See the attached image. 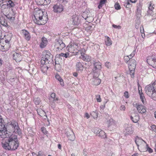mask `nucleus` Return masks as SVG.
<instances>
[{"instance_id":"nucleus-1","label":"nucleus","mask_w":156,"mask_h":156,"mask_svg":"<svg viewBox=\"0 0 156 156\" xmlns=\"http://www.w3.org/2000/svg\"><path fill=\"white\" fill-rule=\"evenodd\" d=\"M2 147L8 150H15L19 146V142L17 137L12 136L7 139L5 142L2 143Z\"/></svg>"},{"instance_id":"nucleus-2","label":"nucleus","mask_w":156,"mask_h":156,"mask_svg":"<svg viewBox=\"0 0 156 156\" xmlns=\"http://www.w3.org/2000/svg\"><path fill=\"white\" fill-rule=\"evenodd\" d=\"M145 92L154 100H156V81L146 86L145 88Z\"/></svg>"},{"instance_id":"nucleus-3","label":"nucleus","mask_w":156,"mask_h":156,"mask_svg":"<svg viewBox=\"0 0 156 156\" xmlns=\"http://www.w3.org/2000/svg\"><path fill=\"white\" fill-rule=\"evenodd\" d=\"M67 50L69 52L76 55L80 49V44L74 41L70 42L66 48Z\"/></svg>"},{"instance_id":"nucleus-4","label":"nucleus","mask_w":156,"mask_h":156,"mask_svg":"<svg viewBox=\"0 0 156 156\" xmlns=\"http://www.w3.org/2000/svg\"><path fill=\"white\" fill-rule=\"evenodd\" d=\"M8 128L10 133H15L18 134L20 133V130L18 126V123L15 121H12L8 125Z\"/></svg>"},{"instance_id":"nucleus-5","label":"nucleus","mask_w":156,"mask_h":156,"mask_svg":"<svg viewBox=\"0 0 156 156\" xmlns=\"http://www.w3.org/2000/svg\"><path fill=\"white\" fill-rule=\"evenodd\" d=\"M34 22L38 25H43L47 23L48 20V16L44 15V14L42 17H39L38 18H33Z\"/></svg>"},{"instance_id":"nucleus-6","label":"nucleus","mask_w":156,"mask_h":156,"mask_svg":"<svg viewBox=\"0 0 156 156\" xmlns=\"http://www.w3.org/2000/svg\"><path fill=\"white\" fill-rule=\"evenodd\" d=\"M52 61V55L50 52H48L44 57H42L41 63V64H48L51 63Z\"/></svg>"},{"instance_id":"nucleus-7","label":"nucleus","mask_w":156,"mask_h":156,"mask_svg":"<svg viewBox=\"0 0 156 156\" xmlns=\"http://www.w3.org/2000/svg\"><path fill=\"white\" fill-rule=\"evenodd\" d=\"M147 62L149 65L153 67H154V66L156 67V55H151L147 57Z\"/></svg>"},{"instance_id":"nucleus-8","label":"nucleus","mask_w":156,"mask_h":156,"mask_svg":"<svg viewBox=\"0 0 156 156\" xmlns=\"http://www.w3.org/2000/svg\"><path fill=\"white\" fill-rule=\"evenodd\" d=\"M94 67L93 69L94 73L96 76H98L100 70L101 68V64L99 62H97L94 63Z\"/></svg>"},{"instance_id":"nucleus-9","label":"nucleus","mask_w":156,"mask_h":156,"mask_svg":"<svg viewBox=\"0 0 156 156\" xmlns=\"http://www.w3.org/2000/svg\"><path fill=\"white\" fill-rule=\"evenodd\" d=\"M124 133L125 135H130L133 132V128L131 125L125 124Z\"/></svg>"},{"instance_id":"nucleus-10","label":"nucleus","mask_w":156,"mask_h":156,"mask_svg":"<svg viewBox=\"0 0 156 156\" xmlns=\"http://www.w3.org/2000/svg\"><path fill=\"white\" fill-rule=\"evenodd\" d=\"M55 47L58 50L60 51L65 47V45L61 40L58 39L55 42Z\"/></svg>"},{"instance_id":"nucleus-11","label":"nucleus","mask_w":156,"mask_h":156,"mask_svg":"<svg viewBox=\"0 0 156 156\" xmlns=\"http://www.w3.org/2000/svg\"><path fill=\"white\" fill-rule=\"evenodd\" d=\"M72 24L73 25H78L80 23V16L76 15H73L72 16Z\"/></svg>"},{"instance_id":"nucleus-12","label":"nucleus","mask_w":156,"mask_h":156,"mask_svg":"<svg viewBox=\"0 0 156 156\" xmlns=\"http://www.w3.org/2000/svg\"><path fill=\"white\" fill-rule=\"evenodd\" d=\"M135 105V106L134 105V106L136 108L138 112L139 113L142 114L145 113L146 112L145 108L143 105L137 103Z\"/></svg>"},{"instance_id":"nucleus-13","label":"nucleus","mask_w":156,"mask_h":156,"mask_svg":"<svg viewBox=\"0 0 156 156\" xmlns=\"http://www.w3.org/2000/svg\"><path fill=\"white\" fill-rule=\"evenodd\" d=\"M53 11L55 12H60L63 10L62 5L60 4H57L53 6Z\"/></svg>"},{"instance_id":"nucleus-14","label":"nucleus","mask_w":156,"mask_h":156,"mask_svg":"<svg viewBox=\"0 0 156 156\" xmlns=\"http://www.w3.org/2000/svg\"><path fill=\"white\" fill-rule=\"evenodd\" d=\"M43 12L42 10L39 9H37L34 10V17H33V18H36L39 17H42V16L43 15Z\"/></svg>"},{"instance_id":"nucleus-15","label":"nucleus","mask_w":156,"mask_h":156,"mask_svg":"<svg viewBox=\"0 0 156 156\" xmlns=\"http://www.w3.org/2000/svg\"><path fill=\"white\" fill-rule=\"evenodd\" d=\"M12 55L14 59L17 62L20 61L22 59V56L19 53L15 52Z\"/></svg>"},{"instance_id":"nucleus-16","label":"nucleus","mask_w":156,"mask_h":156,"mask_svg":"<svg viewBox=\"0 0 156 156\" xmlns=\"http://www.w3.org/2000/svg\"><path fill=\"white\" fill-rule=\"evenodd\" d=\"M6 2L9 7H13L15 4L11 0H0V6L2 4Z\"/></svg>"},{"instance_id":"nucleus-17","label":"nucleus","mask_w":156,"mask_h":156,"mask_svg":"<svg viewBox=\"0 0 156 156\" xmlns=\"http://www.w3.org/2000/svg\"><path fill=\"white\" fill-rule=\"evenodd\" d=\"M22 34L23 37L27 41H29L30 40L31 36L30 33L25 30H22Z\"/></svg>"},{"instance_id":"nucleus-18","label":"nucleus","mask_w":156,"mask_h":156,"mask_svg":"<svg viewBox=\"0 0 156 156\" xmlns=\"http://www.w3.org/2000/svg\"><path fill=\"white\" fill-rule=\"evenodd\" d=\"M98 76H96L94 75V73L93 77L92 79V84L94 85H97L99 84L101 82V80L98 78Z\"/></svg>"},{"instance_id":"nucleus-19","label":"nucleus","mask_w":156,"mask_h":156,"mask_svg":"<svg viewBox=\"0 0 156 156\" xmlns=\"http://www.w3.org/2000/svg\"><path fill=\"white\" fill-rule=\"evenodd\" d=\"M69 139L71 141H73L75 139V136L73 132L71 130L70 131H67L66 133Z\"/></svg>"},{"instance_id":"nucleus-20","label":"nucleus","mask_w":156,"mask_h":156,"mask_svg":"<svg viewBox=\"0 0 156 156\" xmlns=\"http://www.w3.org/2000/svg\"><path fill=\"white\" fill-rule=\"evenodd\" d=\"M128 65L129 69H135L136 66V61L134 59H131L129 61Z\"/></svg>"},{"instance_id":"nucleus-21","label":"nucleus","mask_w":156,"mask_h":156,"mask_svg":"<svg viewBox=\"0 0 156 156\" xmlns=\"http://www.w3.org/2000/svg\"><path fill=\"white\" fill-rule=\"evenodd\" d=\"M81 55L80 57V58L83 61L86 62H89L90 61L91 58L90 56L86 54H83V53H81Z\"/></svg>"},{"instance_id":"nucleus-22","label":"nucleus","mask_w":156,"mask_h":156,"mask_svg":"<svg viewBox=\"0 0 156 156\" xmlns=\"http://www.w3.org/2000/svg\"><path fill=\"white\" fill-rule=\"evenodd\" d=\"M49 100L50 101L51 103V101H53V104L55 102L58 103L57 101L58 100V98L55 97V94L54 93H52L51 94Z\"/></svg>"},{"instance_id":"nucleus-23","label":"nucleus","mask_w":156,"mask_h":156,"mask_svg":"<svg viewBox=\"0 0 156 156\" xmlns=\"http://www.w3.org/2000/svg\"><path fill=\"white\" fill-rule=\"evenodd\" d=\"M47 39L43 37L42 38L40 44V47L41 48H44L47 45Z\"/></svg>"},{"instance_id":"nucleus-24","label":"nucleus","mask_w":156,"mask_h":156,"mask_svg":"<svg viewBox=\"0 0 156 156\" xmlns=\"http://www.w3.org/2000/svg\"><path fill=\"white\" fill-rule=\"evenodd\" d=\"M76 68L77 71H80L81 72L83 70V65L80 62L76 63Z\"/></svg>"},{"instance_id":"nucleus-25","label":"nucleus","mask_w":156,"mask_h":156,"mask_svg":"<svg viewBox=\"0 0 156 156\" xmlns=\"http://www.w3.org/2000/svg\"><path fill=\"white\" fill-rule=\"evenodd\" d=\"M82 17L84 18L85 20L87 19L88 20L90 21H92V20L90 19H92V16H91L90 13H88L87 14L86 12H84L83 14Z\"/></svg>"},{"instance_id":"nucleus-26","label":"nucleus","mask_w":156,"mask_h":156,"mask_svg":"<svg viewBox=\"0 0 156 156\" xmlns=\"http://www.w3.org/2000/svg\"><path fill=\"white\" fill-rule=\"evenodd\" d=\"M130 118L132 122L134 123H137L140 119L139 116L138 115H135L134 116H131Z\"/></svg>"},{"instance_id":"nucleus-27","label":"nucleus","mask_w":156,"mask_h":156,"mask_svg":"<svg viewBox=\"0 0 156 156\" xmlns=\"http://www.w3.org/2000/svg\"><path fill=\"white\" fill-rule=\"evenodd\" d=\"M105 43L107 46H109L112 44L111 39L108 37L105 36Z\"/></svg>"},{"instance_id":"nucleus-28","label":"nucleus","mask_w":156,"mask_h":156,"mask_svg":"<svg viewBox=\"0 0 156 156\" xmlns=\"http://www.w3.org/2000/svg\"><path fill=\"white\" fill-rule=\"evenodd\" d=\"M0 24L5 27H8V26L7 21L3 17L0 18Z\"/></svg>"},{"instance_id":"nucleus-29","label":"nucleus","mask_w":156,"mask_h":156,"mask_svg":"<svg viewBox=\"0 0 156 156\" xmlns=\"http://www.w3.org/2000/svg\"><path fill=\"white\" fill-rule=\"evenodd\" d=\"M42 66H41V69L42 72L43 73H45L47 72L48 69V66L47 65V64H42Z\"/></svg>"},{"instance_id":"nucleus-30","label":"nucleus","mask_w":156,"mask_h":156,"mask_svg":"<svg viewBox=\"0 0 156 156\" xmlns=\"http://www.w3.org/2000/svg\"><path fill=\"white\" fill-rule=\"evenodd\" d=\"M38 114L41 116H44L47 117V116L45 114V112L42 109H38L37 110Z\"/></svg>"},{"instance_id":"nucleus-31","label":"nucleus","mask_w":156,"mask_h":156,"mask_svg":"<svg viewBox=\"0 0 156 156\" xmlns=\"http://www.w3.org/2000/svg\"><path fill=\"white\" fill-rule=\"evenodd\" d=\"M58 56L59 58H61V57H65L66 58L70 57L69 55V54L68 52H66L65 53H61L58 55Z\"/></svg>"},{"instance_id":"nucleus-32","label":"nucleus","mask_w":156,"mask_h":156,"mask_svg":"<svg viewBox=\"0 0 156 156\" xmlns=\"http://www.w3.org/2000/svg\"><path fill=\"white\" fill-rule=\"evenodd\" d=\"M6 17L11 22H12L15 20V16L13 14H8L6 16Z\"/></svg>"},{"instance_id":"nucleus-33","label":"nucleus","mask_w":156,"mask_h":156,"mask_svg":"<svg viewBox=\"0 0 156 156\" xmlns=\"http://www.w3.org/2000/svg\"><path fill=\"white\" fill-rule=\"evenodd\" d=\"M98 136L102 138H105L106 137V135L105 132L103 130H101L98 133Z\"/></svg>"},{"instance_id":"nucleus-34","label":"nucleus","mask_w":156,"mask_h":156,"mask_svg":"<svg viewBox=\"0 0 156 156\" xmlns=\"http://www.w3.org/2000/svg\"><path fill=\"white\" fill-rule=\"evenodd\" d=\"M142 141H144V140L141 138H139L138 136H136L135 142L138 147L139 146L140 143Z\"/></svg>"},{"instance_id":"nucleus-35","label":"nucleus","mask_w":156,"mask_h":156,"mask_svg":"<svg viewBox=\"0 0 156 156\" xmlns=\"http://www.w3.org/2000/svg\"><path fill=\"white\" fill-rule=\"evenodd\" d=\"M140 95V99H141L142 102L144 104H145L146 103V100L144 94H141Z\"/></svg>"},{"instance_id":"nucleus-36","label":"nucleus","mask_w":156,"mask_h":156,"mask_svg":"<svg viewBox=\"0 0 156 156\" xmlns=\"http://www.w3.org/2000/svg\"><path fill=\"white\" fill-rule=\"evenodd\" d=\"M105 2L100 0L99 4L98 6V8L99 9H101L104 5L105 4Z\"/></svg>"},{"instance_id":"nucleus-37","label":"nucleus","mask_w":156,"mask_h":156,"mask_svg":"<svg viewBox=\"0 0 156 156\" xmlns=\"http://www.w3.org/2000/svg\"><path fill=\"white\" fill-rule=\"evenodd\" d=\"M101 130V129H100L97 127H95L93 129V132L95 134H98V133H99V132H100V131Z\"/></svg>"},{"instance_id":"nucleus-38","label":"nucleus","mask_w":156,"mask_h":156,"mask_svg":"<svg viewBox=\"0 0 156 156\" xmlns=\"http://www.w3.org/2000/svg\"><path fill=\"white\" fill-rule=\"evenodd\" d=\"M131 58L129 56H126L124 58V61L126 63H127L129 61Z\"/></svg>"},{"instance_id":"nucleus-39","label":"nucleus","mask_w":156,"mask_h":156,"mask_svg":"<svg viewBox=\"0 0 156 156\" xmlns=\"http://www.w3.org/2000/svg\"><path fill=\"white\" fill-rule=\"evenodd\" d=\"M107 123L109 126L112 125L114 124V120L112 118H110L107 122Z\"/></svg>"},{"instance_id":"nucleus-40","label":"nucleus","mask_w":156,"mask_h":156,"mask_svg":"<svg viewBox=\"0 0 156 156\" xmlns=\"http://www.w3.org/2000/svg\"><path fill=\"white\" fill-rule=\"evenodd\" d=\"M130 70V74L131 76V77L133 78L134 77V72L135 69H129Z\"/></svg>"},{"instance_id":"nucleus-41","label":"nucleus","mask_w":156,"mask_h":156,"mask_svg":"<svg viewBox=\"0 0 156 156\" xmlns=\"http://www.w3.org/2000/svg\"><path fill=\"white\" fill-rule=\"evenodd\" d=\"M35 103L36 105H39L41 102V101L39 98H37L34 99Z\"/></svg>"},{"instance_id":"nucleus-42","label":"nucleus","mask_w":156,"mask_h":156,"mask_svg":"<svg viewBox=\"0 0 156 156\" xmlns=\"http://www.w3.org/2000/svg\"><path fill=\"white\" fill-rule=\"evenodd\" d=\"M91 114L94 119L97 118L98 117V113L96 111L92 112Z\"/></svg>"},{"instance_id":"nucleus-43","label":"nucleus","mask_w":156,"mask_h":156,"mask_svg":"<svg viewBox=\"0 0 156 156\" xmlns=\"http://www.w3.org/2000/svg\"><path fill=\"white\" fill-rule=\"evenodd\" d=\"M41 130L42 132L43 133H44V134H47L48 132L46 131V129L44 127H42L41 128Z\"/></svg>"},{"instance_id":"nucleus-44","label":"nucleus","mask_w":156,"mask_h":156,"mask_svg":"<svg viewBox=\"0 0 156 156\" xmlns=\"http://www.w3.org/2000/svg\"><path fill=\"white\" fill-rule=\"evenodd\" d=\"M146 148L147 149V150L150 153H151L153 152V151L152 149L149 147L147 144H146Z\"/></svg>"},{"instance_id":"nucleus-45","label":"nucleus","mask_w":156,"mask_h":156,"mask_svg":"<svg viewBox=\"0 0 156 156\" xmlns=\"http://www.w3.org/2000/svg\"><path fill=\"white\" fill-rule=\"evenodd\" d=\"M96 98L98 102H101V99L100 95H96Z\"/></svg>"},{"instance_id":"nucleus-46","label":"nucleus","mask_w":156,"mask_h":156,"mask_svg":"<svg viewBox=\"0 0 156 156\" xmlns=\"http://www.w3.org/2000/svg\"><path fill=\"white\" fill-rule=\"evenodd\" d=\"M85 29L87 31L91 30L93 29L92 26L89 25L86 27Z\"/></svg>"},{"instance_id":"nucleus-47","label":"nucleus","mask_w":156,"mask_h":156,"mask_svg":"<svg viewBox=\"0 0 156 156\" xmlns=\"http://www.w3.org/2000/svg\"><path fill=\"white\" fill-rule=\"evenodd\" d=\"M115 8L116 9L119 10L120 9V6L118 3H116L115 5Z\"/></svg>"},{"instance_id":"nucleus-48","label":"nucleus","mask_w":156,"mask_h":156,"mask_svg":"<svg viewBox=\"0 0 156 156\" xmlns=\"http://www.w3.org/2000/svg\"><path fill=\"white\" fill-rule=\"evenodd\" d=\"M8 7V5L6 2V4H3L1 6V9L3 10V9H7Z\"/></svg>"},{"instance_id":"nucleus-49","label":"nucleus","mask_w":156,"mask_h":156,"mask_svg":"<svg viewBox=\"0 0 156 156\" xmlns=\"http://www.w3.org/2000/svg\"><path fill=\"white\" fill-rule=\"evenodd\" d=\"M126 107L124 105H121L120 108L119 109L121 111H125L126 110Z\"/></svg>"},{"instance_id":"nucleus-50","label":"nucleus","mask_w":156,"mask_h":156,"mask_svg":"<svg viewBox=\"0 0 156 156\" xmlns=\"http://www.w3.org/2000/svg\"><path fill=\"white\" fill-rule=\"evenodd\" d=\"M105 65L106 67L108 68H109L111 66V64L110 62H106L105 63Z\"/></svg>"},{"instance_id":"nucleus-51","label":"nucleus","mask_w":156,"mask_h":156,"mask_svg":"<svg viewBox=\"0 0 156 156\" xmlns=\"http://www.w3.org/2000/svg\"><path fill=\"white\" fill-rule=\"evenodd\" d=\"M55 77L56 79L59 81H60L61 80H62V79L59 75L57 74L56 75Z\"/></svg>"},{"instance_id":"nucleus-52","label":"nucleus","mask_w":156,"mask_h":156,"mask_svg":"<svg viewBox=\"0 0 156 156\" xmlns=\"http://www.w3.org/2000/svg\"><path fill=\"white\" fill-rule=\"evenodd\" d=\"M136 53V50H134L133 51L132 53L129 55V56L131 58H132V57H133L134 56V55H135Z\"/></svg>"},{"instance_id":"nucleus-53","label":"nucleus","mask_w":156,"mask_h":156,"mask_svg":"<svg viewBox=\"0 0 156 156\" xmlns=\"http://www.w3.org/2000/svg\"><path fill=\"white\" fill-rule=\"evenodd\" d=\"M124 96L125 98H128L129 97V95L128 92L126 91L124 93Z\"/></svg>"},{"instance_id":"nucleus-54","label":"nucleus","mask_w":156,"mask_h":156,"mask_svg":"<svg viewBox=\"0 0 156 156\" xmlns=\"http://www.w3.org/2000/svg\"><path fill=\"white\" fill-rule=\"evenodd\" d=\"M58 1H59L60 2L62 3H63L64 4L68 2L69 0H58Z\"/></svg>"},{"instance_id":"nucleus-55","label":"nucleus","mask_w":156,"mask_h":156,"mask_svg":"<svg viewBox=\"0 0 156 156\" xmlns=\"http://www.w3.org/2000/svg\"><path fill=\"white\" fill-rule=\"evenodd\" d=\"M112 27L115 28H118L119 29H121V27L120 26H117L115 24H113L112 25Z\"/></svg>"},{"instance_id":"nucleus-56","label":"nucleus","mask_w":156,"mask_h":156,"mask_svg":"<svg viewBox=\"0 0 156 156\" xmlns=\"http://www.w3.org/2000/svg\"><path fill=\"white\" fill-rule=\"evenodd\" d=\"M152 4L151 3L150 4L149 6L148 7V10H152L154 9V8L152 6Z\"/></svg>"},{"instance_id":"nucleus-57","label":"nucleus","mask_w":156,"mask_h":156,"mask_svg":"<svg viewBox=\"0 0 156 156\" xmlns=\"http://www.w3.org/2000/svg\"><path fill=\"white\" fill-rule=\"evenodd\" d=\"M126 5V8H129L131 6V5L129 3V2H127V4Z\"/></svg>"},{"instance_id":"nucleus-58","label":"nucleus","mask_w":156,"mask_h":156,"mask_svg":"<svg viewBox=\"0 0 156 156\" xmlns=\"http://www.w3.org/2000/svg\"><path fill=\"white\" fill-rule=\"evenodd\" d=\"M148 15H151L153 13L152 10H148L147 12Z\"/></svg>"},{"instance_id":"nucleus-59","label":"nucleus","mask_w":156,"mask_h":156,"mask_svg":"<svg viewBox=\"0 0 156 156\" xmlns=\"http://www.w3.org/2000/svg\"><path fill=\"white\" fill-rule=\"evenodd\" d=\"M59 82H60V84L62 86H64V83L62 79V80H61V81Z\"/></svg>"},{"instance_id":"nucleus-60","label":"nucleus","mask_w":156,"mask_h":156,"mask_svg":"<svg viewBox=\"0 0 156 156\" xmlns=\"http://www.w3.org/2000/svg\"><path fill=\"white\" fill-rule=\"evenodd\" d=\"M139 23H136L135 25V28L136 29H138L139 28Z\"/></svg>"},{"instance_id":"nucleus-61","label":"nucleus","mask_w":156,"mask_h":156,"mask_svg":"<svg viewBox=\"0 0 156 156\" xmlns=\"http://www.w3.org/2000/svg\"><path fill=\"white\" fill-rule=\"evenodd\" d=\"M85 117H86L87 119H88L89 118L90 116L89 114L87 113H86L85 114Z\"/></svg>"},{"instance_id":"nucleus-62","label":"nucleus","mask_w":156,"mask_h":156,"mask_svg":"<svg viewBox=\"0 0 156 156\" xmlns=\"http://www.w3.org/2000/svg\"><path fill=\"white\" fill-rule=\"evenodd\" d=\"M138 90H139V95L140 94H143V93L142 92V90H140L139 86Z\"/></svg>"},{"instance_id":"nucleus-63","label":"nucleus","mask_w":156,"mask_h":156,"mask_svg":"<svg viewBox=\"0 0 156 156\" xmlns=\"http://www.w3.org/2000/svg\"><path fill=\"white\" fill-rule=\"evenodd\" d=\"M73 75L75 77H76L78 75V73H77L74 72L73 73Z\"/></svg>"},{"instance_id":"nucleus-64","label":"nucleus","mask_w":156,"mask_h":156,"mask_svg":"<svg viewBox=\"0 0 156 156\" xmlns=\"http://www.w3.org/2000/svg\"><path fill=\"white\" fill-rule=\"evenodd\" d=\"M138 154L137 153H136L133 154L131 156H138Z\"/></svg>"}]
</instances>
